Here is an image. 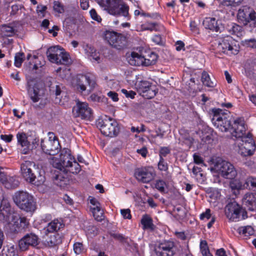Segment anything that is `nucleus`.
<instances>
[{
  "label": "nucleus",
  "mask_w": 256,
  "mask_h": 256,
  "mask_svg": "<svg viewBox=\"0 0 256 256\" xmlns=\"http://www.w3.org/2000/svg\"><path fill=\"white\" fill-rule=\"evenodd\" d=\"M54 166L60 170L77 174L81 170V167L72 155L71 150L64 148L60 151V158L56 160Z\"/></svg>",
  "instance_id": "nucleus-1"
},
{
  "label": "nucleus",
  "mask_w": 256,
  "mask_h": 256,
  "mask_svg": "<svg viewBox=\"0 0 256 256\" xmlns=\"http://www.w3.org/2000/svg\"><path fill=\"white\" fill-rule=\"evenodd\" d=\"M96 2L109 14L116 16H122L127 20L130 19L129 6L122 0H96Z\"/></svg>",
  "instance_id": "nucleus-2"
},
{
  "label": "nucleus",
  "mask_w": 256,
  "mask_h": 256,
  "mask_svg": "<svg viewBox=\"0 0 256 256\" xmlns=\"http://www.w3.org/2000/svg\"><path fill=\"white\" fill-rule=\"evenodd\" d=\"M48 139H40L34 136L33 138V148H40L45 154L54 156L60 150V146L58 138L52 132L48 133Z\"/></svg>",
  "instance_id": "nucleus-3"
},
{
  "label": "nucleus",
  "mask_w": 256,
  "mask_h": 256,
  "mask_svg": "<svg viewBox=\"0 0 256 256\" xmlns=\"http://www.w3.org/2000/svg\"><path fill=\"white\" fill-rule=\"evenodd\" d=\"M213 116L212 122L214 126L222 132L230 130L232 122L234 121L231 113L228 110L214 108L212 110Z\"/></svg>",
  "instance_id": "nucleus-4"
},
{
  "label": "nucleus",
  "mask_w": 256,
  "mask_h": 256,
  "mask_svg": "<svg viewBox=\"0 0 256 256\" xmlns=\"http://www.w3.org/2000/svg\"><path fill=\"white\" fill-rule=\"evenodd\" d=\"M48 60L56 64L68 65L71 63L70 54L58 46L50 47L46 51Z\"/></svg>",
  "instance_id": "nucleus-5"
},
{
  "label": "nucleus",
  "mask_w": 256,
  "mask_h": 256,
  "mask_svg": "<svg viewBox=\"0 0 256 256\" xmlns=\"http://www.w3.org/2000/svg\"><path fill=\"white\" fill-rule=\"evenodd\" d=\"M96 124L102 134L106 136H116L120 132L118 122L110 118H98L96 121Z\"/></svg>",
  "instance_id": "nucleus-6"
},
{
  "label": "nucleus",
  "mask_w": 256,
  "mask_h": 256,
  "mask_svg": "<svg viewBox=\"0 0 256 256\" xmlns=\"http://www.w3.org/2000/svg\"><path fill=\"white\" fill-rule=\"evenodd\" d=\"M104 39L112 47L122 50L126 47L127 34L118 33L114 31L106 30L104 33Z\"/></svg>",
  "instance_id": "nucleus-7"
},
{
  "label": "nucleus",
  "mask_w": 256,
  "mask_h": 256,
  "mask_svg": "<svg viewBox=\"0 0 256 256\" xmlns=\"http://www.w3.org/2000/svg\"><path fill=\"white\" fill-rule=\"evenodd\" d=\"M217 48L219 52L228 55H236L239 52V48L236 45V42L229 36L218 38Z\"/></svg>",
  "instance_id": "nucleus-8"
},
{
  "label": "nucleus",
  "mask_w": 256,
  "mask_h": 256,
  "mask_svg": "<svg viewBox=\"0 0 256 256\" xmlns=\"http://www.w3.org/2000/svg\"><path fill=\"white\" fill-rule=\"evenodd\" d=\"M214 168L225 178L234 179L237 175L234 166L230 162L218 158L214 164Z\"/></svg>",
  "instance_id": "nucleus-9"
},
{
  "label": "nucleus",
  "mask_w": 256,
  "mask_h": 256,
  "mask_svg": "<svg viewBox=\"0 0 256 256\" xmlns=\"http://www.w3.org/2000/svg\"><path fill=\"white\" fill-rule=\"evenodd\" d=\"M240 140L238 143V153L242 156H252L256 151V146L252 134L248 132L246 137Z\"/></svg>",
  "instance_id": "nucleus-10"
},
{
  "label": "nucleus",
  "mask_w": 256,
  "mask_h": 256,
  "mask_svg": "<svg viewBox=\"0 0 256 256\" xmlns=\"http://www.w3.org/2000/svg\"><path fill=\"white\" fill-rule=\"evenodd\" d=\"M225 214L232 221L238 222L247 218V212L236 202L228 203L226 206Z\"/></svg>",
  "instance_id": "nucleus-11"
},
{
  "label": "nucleus",
  "mask_w": 256,
  "mask_h": 256,
  "mask_svg": "<svg viewBox=\"0 0 256 256\" xmlns=\"http://www.w3.org/2000/svg\"><path fill=\"white\" fill-rule=\"evenodd\" d=\"M156 256H174L177 251V246L172 240H160L154 248Z\"/></svg>",
  "instance_id": "nucleus-12"
},
{
  "label": "nucleus",
  "mask_w": 256,
  "mask_h": 256,
  "mask_svg": "<svg viewBox=\"0 0 256 256\" xmlns=\"http://www.w3.org/2000/svg\"><path fill=\"white\" fill-rule=\"evenodd\" d=\"M136 86L140 95L146 99L154 98L158 92L156 86L147 80L137 82Z\"/></svg>",
  "instance_id": "nucleus-13"
},
{
  "label": "nucleus",
  "mask_w": 256,
  "mask_h": 256,
  "mask_svg": "<svg viewBox=\"0 0 256 256\" xmlns=\"http://www.w3.org/2000/svg\"><path fill=\"white\" fill-rule=\"evenodd\" d=\"M13 200L15 204L22 210L30 212L32 208V196L26 192L18 191L14 193Z\"/></svg>",
  "instance_id": "nucleus-14"
},
{
  "label": "nucleus",
  "mask_w": 256,
  "mask_h": 256,
  "mask_svg": "<svg viewBox=\"0 0 256 256\" xmlns=\"http://www.w3.org/2000/svg\"><path fill=\"white\" fill-rule=\"evenodd\" d=\"M156 174L152 167H144L135 170L134 176L136 179L143 183H148L155 177Z\"/></svg>",
  "instance_id": "nucleus-15"
},
{
  "label": "nucleus",
  "mask_w": 256,
  "mask_h": 256,
  "mask_svg": "<svg viewBox=\"0 0 256 256\" xmlns=\"http://www.w3.org/2000/svg\"><path fill=\"white\" fill-rule=\"evenodd\" d=\"M72 113L75 117L89 120L92 115V110L86 102H78L72 108Z\"/></svg>",
  "instance_id": "nucleus-16"
},
{
  "label": "nucleus",
  "mask_w": 256,
  "mask_h": 256,
  "mask_svg": "<svg viewBox=\"0 0 256 256\" xmlns=\"http://www.w3.org/2000/svg\"><path fill=\"white\" fill-rule=\"evenodd\" d=\"M96 82L93 76L89 74L80 76L78 80V88L82 92L86 90V86L89 87V90H92L96 86Z\"/></svg>",
  "instance_id": "nucleus-17"
},
{
  "label": "nucleus",
  "mask_w": 256,
  "mask_h": 256,
  "mask_svg": "<svg viewBox=\"0 0 256 256\" xmlns=\"http://www.w3.org/2000/svg\"><path fill=\"white\" fill-rule=\"evenodd\" d=\"M234 126H232V124L230 130L232 136L237 138H240V140H242V138L246 136V128L244 123L240 118H238L234 120Z\"/></svg>",
  "instance_id": "nucleus-18"
},
{
  "label": "nucleus",
  "mask_w": 256,
  "mask_h": 256,
  "mask_svg": "<svg viewBox=\"0 0 256 256\" xmlns=\"http://www.w3.org/2000/svg\"><path fill=\"white\" fill-rule=\"evenodd\" d=\"M254 10L248 6H242L238 12V20L239 22L246 26L250 22L249 20L254 12Z\"/></svg>",
  "instance_id": "nucleus-19"
},
{
  "label": "nucleus",
  "mask_w": 256,
  "mask_h": 256,
  "mask_svg": "<svg viewBox=\"0 0 256 256\" xmlns=\"http://www.w3.org/2000/svg\"><path fill=\"white\" fill-rule=\"evenodd\" d=\"M33 184L38 186L44 184L45 181L44 171L42 169V164H36L33 162Z\"/></svg>",
  "instance_id": "nucleus-20"
},
{
  "label": "nucleus",
  "mask_w": 256,
  "mask_h": 256,
  "mask_svg": "<svg viewBox=\"0 0 256 256\" xmlns=\"http://www.w3.org/2000/svg\"><path fill=\"white\" fill-rule=\"evenodd\" d=\"M20 174L26 182H32V163L30 160H25L21 164Z\"/></svg>",
  "instance_id": "nucleus-21"
},
{
  "label": "nucleus",
  "mask_w": 256,
  "mask_h": 256,
  "mask_svg": "<svg viewBox=\"0 0 256 256\" xmlns=\"http://www.w3.org/2000/svg\"><path fill=\"white\" fill-rule=\"evenodd\" d=\"M28 136L24 132H18L16 134V138L18 143L22 147V153L24 154H28L30 150V142L28 140Z\"/></svg>",
  "instance_id": "nucleus-22"
},
{
  "label": "nucleus",
  "mask_w": 256,
  "mask_h": 256,
  "mask_svg": "<svg viewBox=\"0 0 256 256\" xmlns=\"http://www.w3.org/2000/svg\"><path fill=\"white\" fill-rule=\"evenodd\" d=\"M64 226V224L62 220L55 219L48 223L47 226L44 228V232L45 235H48V233L58 232Z\"/></svg>",
  "instance_id": "nucleus-23"
},
{
  "label": "nucleus",
  "mask_w": 256,
  "mask_h": 256,
  "mask_svg": "<svg viewBox=\"0 0 256 256\" xmlns=\"http://www.w3.org/2000/svg\"><path fill=\"white\" fill-rule=\"evenodd\" d=\"M24 70L26 79V89L30 98L32 100V77L31 76L32 74V69L31 68L30 62L28 64H25Z\"/></svg>",
  "instance_id": "nucleus-24"
},
{
  "label": "nucleus",
  "mask_w": 256,
  "mask_h": 256,
  "mask_svg": "<svg viewBox=\"0 0 256 256\" xmlns=\"http://www.w3.org/2000/svg\"><path fill=\"white\" fill-rule=\"evenodd\" d=\"M204 28L214 32H220V24L214 18L206 17L202 22Z\"/></svg>",
  "instance_id": "nucleus-25"
},
{
  "label": "nucleus",
  "mask_w": 256,
  "mask_h": 256,
  "mask_svg": "<svg viewBox=\"0 0 256 256\" xmlns=\"http://www.w3.org/2000/svg\"><path fill=\"white\" fill-rule=\"evenodd\" d=\"M242 203L249 210H254L256 208V194H246L242 199Z\"/></svg>",
  "instance_id": "nucleus-26"
},
{
  "label": "nucleus",
  "mask_w": 256,
  "mask_h": 256,
  "mask_svg": "<svg viewBox=\"0 0 256 256\" xmlns=\"http://www.w3.org/2000/svg\"><path fill=\"white\" fill-rule=\"evenodd\" d=\"M12 217L13 220H14L16 218L17 219V220H18V217L16 216H13ZM28 224L29 222L26 218H20V222L18 220L14 222V224H12L13 228L11 229L14 232H18L21 230L27 228Z\"/></svg>",
  "instance_id": "nucleus-27"
},
{
  "label": "nucleus",
  "mask_w": 256,
  "mask_h": 256,
  "mask_svg": "<svg viewBox=\"0 0 256 256\" xmlns=\"http://www.w3.org/2000/svg\"><path fill=\"white\" fill-rule=\"evenodd\" d=\"M53 180L54 182L58 186L64 188L68 184L69 179L66 174H64L57 171L54 172V176H53Z\"/></svg>",
  "instance_id": "nucleus-28"
},
{
  "label": "nucleus",
  "mask_w": 256,
  "mask_h": 256,
  "mask_svg": "<svg viewBox=\"0 0 256 256\" xmlns=\"http://www.w3.org/2000/svg\"><path fill=\"white\" fill-rule=\"evenodd\" d=\"M128 62L132 66H144L143 52L142 54H139L136 52H132Z\"/></svg>",
  "instance_id": "nucleus-29"
},
{
  "label": "nucleus",
  "mask_w": 256,
  "mask_h": 256,
  "mask_svg": "<svg viewBox=\"0 0 256 256\" xmlns=\"http://www.w3.org/2000/svg\"><path fill=\"white\" fill-rule=\"evenodd\" d=\"M144 66L154 64L158 59L157 54L152 52L148 51L143 52Z\"/></svg>",
  "instance_id": "nucleus-30"
},
{
  "label": "nucleus",
  "mask_w": 256,
  "mask_h": 256,
  "mask_svg": "<svg viewBox=\"0 0 256 256\" xmlns=\"http://www.w3.org/2000/svg\"><path fill=\"white\" fill-rule=\"evenodd\" d=\"M48 87L51 94L58 96L60 94L61 88L60 84L55 80L52 78L48 81Z\"/></svg>",
  "instance_id": "nucleus-31"
},
{
  "label": "nucleus",
  "mask_w": 256,
  "mask_h": 256,
  "mask_svg": "<svg viewBox=\"0 0 256 256\" xmlns=\"http://www.w3.org/2000/svg\"><path fill=\"white\" fill-rule=\"evenodd\" d=\"M62 242V237L58 233H54L50 235L46 242L47 245L50 248H53L57 246Z\"/></svg>",
  "instance_id": "nucleus-32"
},
{
  "label": "nucleus",
  "mask_w": 256,
  "mask_h": 256,
  "mask_svg": "<svg viewBox=\"0 0 256 256\" xmlns=\"http://www.w3.org/2000/svg\"><path fill=\"white\" fill-rule=\"evenodd\" d=\"M32 245V233L26 234L19 242V246L21 250H26Z\"/></svg>",
  "instance_id": "nucleus-33"
},
{
  "label": "nucleus",
  "mask_w": 256,
  "mask_h": 256,
  "mask_svg": "<svg viewBox=\"0 0 256 256\" xmlns=\"http://www.w3.org/2000/svg\"><path fill=\"white\" fill-rule=\"evenodd\" d=\"M140 222L143 230H154V225L153 224V220L148 215H144Z\"/></svg>",
  "instance_id": "nucleus-34"
},
{
  "label": "nucleus",
  "mask_w": 256,
  "mask_h": 256,
  "mask_svg": "<svg viewBox=\"0 0 256 256\" xmlns=\"http://www.w3.org/2000/svg\"><path fill=\"white\" fill-rule=\"evenodd\" d=\"M3 184L8 189H14L19 186L20 182L18 178L16 176H8Z\"/></svg>",
  "instance_id": "nucleus-35"
},
{
  "label": "nucleus",
  "mask_w": 256,
  "mask_h": 256,
  "mask_svg": "<svg viewBox=\"0 0 256 256\" xmlns=\"http://www.w3.org/2000/svg\"><path fill=\"white\" fill-rule=\"evenodd\" d=\"M17 30L12 24H4L1 28V34L2 36H12Z\"/></svg>",
  "instance_id": "nucleus-36"
},
{
  "label": "nucleus",
  "mask_w": 256,
  "mask_h": 256,
  "mask_svg": "<svg viewBox=\"0 0 256 256\" xmlns=\"http://www.w3.org/2000/svg\"><path fill=\"white\" fill-rule=\"evenodd\" d=\"M201 80L202 84L208 87L214 88L216 85V84L210 80V75L206 71L202 72Z\"/></svg>",
  "instance_id": "nucleus-37"
},
{
  "label": "nucleus",
  "mask_w": 256,
  "mask_h": 256,
  "mask_svg": "<svg viewBox=\"0 0 256 256\" xmlns=\"http://www.w3.org/2000/svg\"><path fill=\"white\" fill-rule=\"evenodd\" d=\"M238 232L240 235L246 237H248L249 236H252L254 233V230L253 228L250 226L239 228Z\"/></svg>",
  "instance_id": "nucleus-38"
},
{
  "label": "nucleus",
  "mask_w": 256,
  "mask_h": 256,
  "mask_svg": "<svg viewBox=\"0 0 256 256\" xmlns=\"http://www.w3.org/2000/svg\"><path fill=\"white\" fill-rule=\"evenodd\" d=\"M230 188L232 190H236L238 192L240 190L246 188L245 182L243 184L240 180L234 179L230 182Z\"/></svg>",
  "instance_id": "nucleus-39"
},
{
  "label": "nucleus",
  "mask_w": 256,
  "mask_h": 256,
  "mask_svg": "<svg viewBox=\"0 0 256 256\" xmlns=\"http://www.w3.org/2000/svg\"><path fill=\"white\" fill-rule=\"evenodd\" d=\"M90 210L93 214L94 218L98 222H101L104 218V214L100 207H91Z\"/></svg>",
  "instance_id": "nucleus-40"
},
{
  "label": "nucleus",
  "mask_w": 256,
  "mask_h": 256,
  "mask_svg": "<svg viewBox=\"0 0 256 256\" xmlns=\"http://www.w3.org/2000/svg\"><path fill=\"white\" fill-rule=\"evenodd\" d=\"M10 214L11 210L0 208V222H9Z\"/></svg>",
  "instance_id": "nucleus-41"
},
{
  "label": "nucleus",
  "mask_w": 256,
  "mask_h": 256,
  "mask_svg": "<svg viewBox=\"0 0 256 256\" xmlns=\"http://www.w3.org/2000/svg\"><path fill=\"white\" fill-rule=\"evenodd\" d=\"M229 32L232 34L236 35L238 36H240L243 34V28L241 26L233 24L232 27L229 30Z\"/></svg>",
  "instance_id": "nucleus-42"
},
{
  "label": "nucleus",
  "mask_w": 256,
  "mask_h": 256,
  "mask_svg": "<svg viewBox=\"0 0 256 256\" xmlns=\"http://www.w3.org/2000/svg\"><path fill=\"white\" fill-rule=\"evenodd\" d=\"M33 69L37 70L40 68H42L45 64V61L42 56H36L33 54Z\"/></svg>",
  "instance_id": "nucleus-43"
},
{
  "label": "nucleus",
  "mask_w": 256,
  "mask_h": 256,
  "mask_svg": "<svg viewBox=\"0 0 256 256\" xmlns=\"http://www.w3.org/2000/svg\"><path fill=\"white\" fill-rule=\"evenodd\" d=\"M36 86L33 87V94H34L33 96V102H37L42 99L44 93V88H42L38 89V90H36Z\"/></svg>",
  "instance_id": "nucleus-44"
},
{
  "label": "nucleus",
  "mask_w": 256,
  "mask_h": 256,
  "mask_svg": "<svg viewBox=\"0 0 256 256\" xmlns=\"http://www.w3.org/2000/svg\"><path fill=\"white\" fill-rule=\"evenodd\" d=\"M166 182L162 180H156L154 184L155 188L162 193H166Z\"/></svg>",
  "instance_id": "nucleus-45"
},
{
  "label": "nucleus",
  "mask_w": 256,
  "mask_h": 256,
  "mask_svg": "<svg viewBox=\"0 0 256 256\" xmlns=\"http://www.w3.org/2000/svg\"><path fill=\"white\" fill-rule=\"evenodd\" d=\"M37 148L38 149L36 150L35 152V154L33 156V159L36 161V162H40L38 163L42 164V161H43L45 158L44 152H43L40 148Z\"/></svg>",
  "instance_id": "nucleus-46"
},
{
  "label": "nucleus",
  "mask_w": 256,
  "mask_h": 256,
  "mask_svg": "<svg viewBox=\"0 0 256 256\" xmlns=\"http://www.w3.org/2000/svg\"><path fill=\"white\" fill-rule=\"evenodd\" d=\"M74 252L76 254H80L86 252L84 244L82 242H76L74 244L73 246Z\"/></svg>",
  "instance_id": "nucleus-47"
},
{
  "label": "nucleus",
  "mask_w": 256,
  "mask_h": 256,
  "mask_svg": "<svg viewBox=\"0 0 256 256\" xmlns=\"http://www.w3.org/2000/svg\"><path fill=\"white\" fill-rule=\"evenodd\" d=\"M200 248L203 256H212L210 252L207 242L206 240H203L200 242Z\"/></svg>",
  "instance_id": "nucleus-48"
},
{
  "label": "nucleus",
  "mask_w": 256,
  "mask_h": 256,
  "mask_svg": "<svg viewBox=\"0 0 256 256\" xmlns=\"http://www.w3.org/2000/svg\"><path fill=\"white\" fill-rule=\"evenodd\" d=\"M158 168L161 172H167L168 169V165L163 158H160L158 164Z\"/></svg>",
  "instance_id": "nucleus-49"
},
{
  "label": "nucleus",
  "mask_w": 256,
  "mask_h": 256,
  "mask_svg": "<svg viewBox=\"0 0 256 256\" xmlns=\"http://www.w3.org/2000/svg\"><path fill=\"white\" fill-rule=\"evenodd\" d=\"M245 184L246 188H248L250 186L252 189H254L256 190V177L252 176H248L245 181Z\"/></svg>",
  "instance_id": "nucleus-50"
},
{
  "label": "nucleus",
  "mask_w": 256,
  "mask_h": 256,
  "mask_svg": "<svg viewBox=\"0 0 256 256\" xmlns=\"http://www.w3.org/2000/svg\"><path fill=\"white\" fill-rule=\"evenodd\" d=\"M24 54L23 52L16 53L14 56V65L18 68H20L24 60Z\"/></svg>",
  "instance_id": "nucleus-51"
},
{
  "label": "nucleus",
  "mask_w": 256,
  "mask_h": 256,
  "mask_svg": "<svg viewBox=\"0 0 256 256\" xmlns=\"http://www.w3.org/2000/svg\"><path fill=\"white\" fill-rule=\"evenodd\" d=\"M0 208H4V209L11 210L8 200L4 194H2L0 197Z\"/></svg>",
  "instance_id": "nucleus-52"
},
{
  "label": "nucleus",
  "mask_w": 256,
  "mask_h": 256,
  "mask_svg": "<svg viewBox=\"0 0 256 256\" xmlns=\"http://www.w3.org/2000/svg\"><path fill=\"white\" fill-rule=\"evenodd\" d=\"M242 44L244 46L246 47L256 48V40L254 38L244 40L242 41Z\"/></svg>",
  "instance_id": "nucleus-53"
},
{
  "label": "nucleus",
  "mask_w": 256,
  "mask_h": 256,
  "mask_svg": "<svg viewBox=\"0 0 256 256\" xmlns=\"http://www.w3.org/2000/svg\"><path fill=\"white\" fill-rule=\"evenodd\" d=\"M90 98L93 102H104L106 98L102 95H98L96 94H92L90 95Z\"/></svg>",
  "instance_id": "nucleus-54"
},
{
  "label": "nucleus",
  "mask_w": 256,
  "mask_h": 256,
  "mask_svg": "<svg viewBox=\"0 0 256 256\" xmlns=\"http://www.w3.org/2000/svg\"><path fill=\"white\" fill-rule=\"evenodd\" d=\"M53 9L58 14H62L64 12V6L58 1L54 2Z\"/></svg>",
  "instance_id": "nucleus-55"
},
{
  "label": "nucleus",
  "mask_w": 256,
  "mask_h": 256,
  "mask_svg": "<svg viewBox=\"0 0 256 256\" xmlns=\"http://www.w3.org/2000/svg\"><path fill=\"white\" fill-rule=\"evenodd\" d=\"M170 152V148L167 146L160 147L159 152L160 158H161L166 157L168 154Z\"/></svg>",
  "instance_id": "nucleus-56"
},
{
  "label": "nucleus",
  "mask_w": 256,
  "mask_h": 256,
  "mask_svg": "<svg viewBox=\"0 0 256 256\" xmlns=\"http://www.w3.org/2000/svg\"><path fill=\"white\" fill-rule=\"evenodd\" d=\"M90 14L91 18L98 22H100L102 21V18L100 16L98 15L96 10L94 8H92L90 11Z\"/></svg>",
  "instance_id": "nucleus-57"
},
{
  "label": "nucleus",
  "mask_w": 256,
  "mask_h": 256,
  "mask_svg": "<svg viewBox=\"0 0 256 256\" xmlns=\"http://www.w3.org/2000/svg\"><path fill=\"white\" fill-rule=\"evenodd\" d=\"M121 92L124 94L127 98H134L136 95V93L134 91L131 90H128L124 88L121 90Z\"/></svg>",
  "instance_id": "nucleus-58"
},
{
  "label": "nucleus",
  "mask_w": 256,
  "mask_h": 256,
  "mask_svg": "<svg viewBox=\"0 0 256 256\" xmlns=\"http://www.w3.org/2000/svg\"><path fill=\"white\" fill-rule=\"evenodd\" d=\"M84 48L88 56H90L91 54H92L93 52L96 50L92 46L89 44H86L84 45Z\"/></svg>",
  "instance_id": "nucleus-59"
},
{
  "label": "nucleus",
  "mask_w": 256,
  "mask_h": 256,
  "mask_svg": "<svg viewBox=\"0 0 256 256\" xmlns=\"http://www.w3.org/2000/svg\"><path fill=\"white\" fill-rule=\"evenodd\" d=\"M42 245L41 244L40 240L37 236L33 234V247L36 246L37 248H40Z\"/></svg>",
  "instance_id": "nucleus-60"
},
{
  "label": "nucleus",
  "mask_w": 256,
  "mask_h": 256,
  "mask_svg": "<svg viewBox=\"0 0 256 256\" xmlns=\"http://www.w3.org/2000/svg\"><path fill=\"white\" fill-rule=\"evenodd\" d=\"M250 26L252 28H255L256 30V12L254 10L250 19L249 20Z\"/></svg>",
  "instance_id": "nucleus-61"
},
{
  "label": "nucleus",
  "mask_w": 256,
  "mask_h": 256,
  "mask_svg": "<svg viewBox=\"0 0 256 256\" xmlns=\"http://www.w3.org/2000/svg\"><path fill=\"white\" fill-rule=\"evenodd\" d=\"M210 208L206 209V210L205 212H202L200 214V218L201 220H204V219L208 220L211 217V214H210Z\"/></svg>",
  "instance_id": "nucleus-62"
},
{
  "label": "nucleus",
  "mask_w": 256,
  "mask_h": 256,
  "mask_svg": "<svg viewBox=\"0 0 256 256\" xmlns=\"http://www.w3.org/2000/svg\"><path fill=\"white\" fill-rule=\"evenodd\" d=\"M120 213L124 218L130 219L132 216L130 209H122L120 210Z\"/></svg>",
  "instance_id": "nucleus-63"
},
{
  "label": "nucleus",
  "mask_w": 256,
  "mask_h": 256,
  "mask_svg": "<svg viewBox=\"0 0 256 256\" xmlns=\"http://www.w3.org/2000/svg\"><path fill=\"white\" fill-rule=\"evenodd\" d=\"M90 56L92 58L91 60H94V61L98 63H100V54L98 52H96V50H94V52H93L92 54H90V56Z\"/></svg>",
  "instance_id": "nucleus-64"
}]
</instances>
